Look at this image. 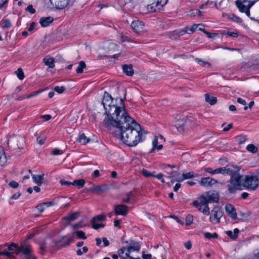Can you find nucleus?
Masks as SVG:
<instances>
[{"mask_svg":"<svg viewBox=\"0 0 259 259\" xmlns=\"http://www.w3.org/2000/svg\"><path fill=\"white\" fill-rule=\"evenodd\" d=\"M224 34H228V35L229 36H233V37H238V34L236 32H231V31H227V32H225L224 31L223 32Z\"/></svg>","mask_w":259,"mask_h":259,"instance_id":"61","label":"nucleus"},{"mask_svg":"<svg viewBox=\"0 0 259 259\" xmlns=\"http://www.w3.org/2000/svg\"><path fill=\"white\" fill-rule=\"evenodd\" d=\"M25 10L27 12H29V13H30L32 14L35 13V9H33L32 5H31L28 6L26 8Z\"/></svg>","mask_w":259,"mask_h":259,"instance_id":"56","label":"nucleus"},{"mask_svg":"<svg viewBox=\"0 0 259 259\" xmlns=\"http://www.w3.org/2000/svg\"><path fill=\"white\" fill-rule=\"evenodd\" d=\"M204 236L207 239H210L211 238H217L218 235L217 233H214L212 234H211L209 232H206L204 234Z\"/></svg>","mask_w":259,"mask_h":259,"instance_id":"46","label":"nucleus"},{"mask_svg":"<svg viewBox=\"0 0 259 259\" xmlns=\"http://www.w3.org/2000/svg\"><path fill=\"white\" fill-rule=\"evenodd\" d=\"M258 0H236L235 4L239 11L241 13H244L247 17L251 20L259 22L258 19L250 17V9L254 5V4Z\"/></svg>","mask_w":259,"mask_h":259,"instance_id":"4","label":"nucleus"},{"mask_svg":"<svg viewBox=\"0 0 259 259\" xmlns=\"http://www.w3.org/2000/svg\"><path fill=\"white\" fill-rule=\"evenodd\" d=\"M7 162V158L3 152V150L1 146H0V168L4 166Z\"/></svg>","mask_w":259,"mask_h":259,"instance_id":"26","label":"nucleus"},{"mask_svg":"<svg viewBox=\"0 0 259 259\" xmlns=\"http://www.w3.org/2000/svg\"><path fill=\"white\" fill-rule=\"evenodd\" d=\"M122 70L123 72L128 76H132L134 74V70L131 65H123Z\"/></svg>","mask_w":259,"mask_h":259,"instance_id":"21","label":"nucleus"},{"mask_svg":"<svg viewBox=\"0 0 259 259\" xmlns=\"http://www.w3.org/2000/svg\"><path fill=\"white\" fill-rule=\"evenodd\" d=\"M119 5L121 6H124L127 3L131 2V0H117Z\"/></svg>","mask_w":259,"mask_h":259,"instance_id":"63","label":"nucleus"},{"mask_svg":"<svg viewBox=\"0 0 259 259\" xmlns=\"http://www.w3.org/2000/svg\"><path fill=\"white\" fill-rule=\"evenodd\" d=\"M69 0H50L51 3L58 9H61L66 7L69 4Z\"/></svg>","mask_w":259,"mask_h":259,"instance_id":"13","label":"nucleus"},{"mask_svg":"<svg viewBox=\"0 0 259 259\" xmlns=\"http://www.w3.org/2000/svg\"><path fill=\"white\" fill-rule=\"evenodd\" d=\"M195 61L199 63V64H200L201 66H204L206 64H208L209 65V64L208 62H205L203 60H202L201 59H199V58H196L195 59Z\"/></svg>","mask_w":259,"mask_h":259,"instance_id":"58","label":"nucleus"},{"mask_svg":"<svg viewBox=\"0 0 259 259\" xmlns=\"http://www.w3.org/2000/svg\"><path fill=\"white\" fill-rule=\"evenodd\" d=\"M208 203L218 202L219 199V193L215 191H208L205 193Z\"/></svg>","mask_w":259,"mask_h":259,"instance_id":"9","label":"nucleus"},{"mask_svg":"<svg viewBox=\"0 0 259 259\" xmlns=\"http://www.w3.org/2000/svg\"><path fill=\"white\" fill-rule=\"evenodd\" d=\"M236 140L239 144H242L247 140V138L245 135H240L236 137Z\"/></svg>","mask_w":259,"mask_h":259,"instance_id":"33","label":"nucleus"},{"mask_svg":"<svg viewBox=\"0 0 259 259\" xmlns=\"http://www.w3.org/2000/svg\"><path fill=\"white\" fill-rule=\"evenodd\" d=\"M102 104L105 110L107 117L105 118L103 123L106 126V120L117 119L120 116L123 115L126 111L125 109L123 101L121 98H116L114 100L111 95L105 92L103 97Z\"/></svg>","mask_w":259,"mask_h":259,"instance_id":"2","label":"nucleus"},{"mask_svg":"<svg viewBox=\"0 0 259 259\" xmlns=\"http://www.w3.org/2000/svg\"><path fill=\"white\" fill-rule=\"evenodd\" d=\"M83 252H81V249H78L76 253L78 255H81L83 253H86L88 251V248L87 246H84L82 248Z\"/></svg>","mask_w":259,"mask_h":259,"instance_id":"51","label":"nucleus"},{"mask_svg":"<svg viewBox=\"0 0 259 259\" xmlns=\"http://www.w3.org/2000/svg\"><path fill=\"white\" fill-rule=\"evenodd\" d=\"M46 139V136L45 134L41 132L39 134V136L37 137L36 141L39 144L42 145L45 143Z\"/></svg>","mask_w":259,"mask_h":259,"instance_id":"32","label":"nucleus"},{"mask_svg":"<svg viewBox=\"0 0 259 259\" xmlns=\"http://www.w3.org/2000/svg\"><path fill=\"white\" fill-rule=\"evenodd\" d=\"M128 207L127 206L119 204L116 206L115 208V213L117 215H125L127 212Z\"/></svg>","mask_w":259,"mask_h":259,"instance_id":"14","label":"nucleus"},{"mask_svg":"<svg viewBox=\"0 0 259 259\" xmlns=\"http://www.w3.org/2000/svg\"><path fill=\"white\" fill-rule=\"evenodd\" d=\"M77 141L82 145H85L89 142L90 139L84 133H79Z\"/></svg>","mask_w":259,"mask_h":259,"instance_id":"22","label":"nucleus"},{"mask_svg":"<svg viewBox=\"0 0 259 259\" xmlns=\"http://www.w3.org/2000/svg\"><path fill=\"white\" fill-rule=\"evenodd\" d=\"M204 171H205L206 172H208V173H209V174H210L211 175H215V174H216V173H215V169H213L211 167H205V168H204Z\"/></svg>","mask_w":259,"mask_h":259,"instance_id":"57","label":"nucleus"},{"mask_svg":"<svg viewBox=\"0 0 259 259\" xmlns=\"http://www.w3.org/2000/svg\"><path fill=\"white\" fill-rule=\"evenodd\" d=\"M193 217L190 215H188L186 218V225L189 226L193 222Z\"/></svg>","mask_w":259,"mask_h":259,"instance_id":"49","label":"nucleus"},{"mask_svg":"<svg viewBox=\"0 0 259 259\" xmlns=\"http://www.w3.org/2000/svg\"><path fill=\"white\" fill-rule=\"evenodd\" d=\"M16 74L17 75L18 78L22 80L24 78V73L23 72V70L22 68H19L15 72Z\"/></svg>","mask_w":259,"mask_h":259,"instance_id":"39","label":"nucleus"},{"mask_svg":"<svg viewBox=\"0 0 259 259\" xmlns=\"http://www.w3.org/2000/svg\"><path fill=\"white\" fill-rule=\"evenodd\" d=\"M18 249L19 252H22L25 255H29L32 251L31 247L26 244H21Z\"/></svg>","mask_w":259,"mask_h":259,"instance_id":"17","label":"nucleus"},{"mask_svg":"<svg viewBox=\"0 0 259 259\" xmlns=\"http://www.w3.org/2000/svg\"><path fill=\"white\" fill-rule=\"evenodd\" d=\"M92 222V228L94 229L97 230L99 228L102 227L103 228L104 227V225L102 223H98L97 222Z\"/></svg>","mask_w":259,"mask_h":259,"instance_id":"44","label":"nucleus"},{"mask_svg":"<svg viewBox=\"0 0 259 259\" xmlns=\"http://www.w3.org/2000/svg\"><path fill=\"white\" fill-rule=\"evenodd\" d=\"M85 66V64L83 61H80L76 68V72L77 73H81Z\"/></svg>","mask_w":259,"mask_h":259,"instance_id":"35","label":"nucleus"},{"mask_svg":"<svg viewBox=\"0 0 259 259\" xmlns=\"http://www.w3.org/2000/svg\"><path fill=\"white\" fill-rule=\"evenodd\" d=\"M53 21V18L51 17H42L39 19V23L42 27L49 26Z\"/></svg>","mask_w":259,"mask_h":259,"instance_id":"18","label":"nucleus"},{"mask_svg":"<svg viewBox=\"0 0 259 259\" xmlns=\"http://www.w3.org/2000/svg\"><path fill=\"white\" fill-rule=\"evenodd\" d=\"M12 26L11 23L10 21L8 19H5L4 20V25L3 26V28H9Z\"/></svg>","mask_w":259,"mask_h":259,"instance_id":"48","label":"nucleus"},{"mask_svg":"<svg viewBox=\"0 0 259 259\" xmlns=\"http://www.w3.org/2000/svg\"><path fill=\"white\" fill-rule=\"evenodd\" d=\"M133 196V194L131 192L126 194V196L123 198L122 201L124 203H128L130 200V198Z\"/></svg>","mask_w":259,"mask_h":259,"instance_id":"54","label":"nucleus"},{"mask_svg":"<svg viewBox=\"0 0 259 259\" xmlns=\"http://www.w3.org/2000/svg\"><path fill=\"white\" fill-rule=\"evenodd\" d=\"M85 184V181L83 179L76 180L72 182V185L78 188H82Z\"/></svg>","mask_w":259,"mask_h":259,"instance_id":"31","label":"nucleus"},{"mask_svg":"<svg viewBox=\"0 0 259 259\" xmlns=\"http://www.w3.org/2000/svg\"><path fill=\"white\" fill-rule=\"evenodd\" d=\"M240 168L236 165L226 166L215 169L216 174H222L223 175H230L234 174L235 171L240 170Z\"/></svg>","mask_w":259,"mask_h":259,"instance_id":"6","label":"nucleus"},{"mask_svg":"<svg viewBox=\"0 0 259 259\" xmlns=\"http://www.w3.org/2000/svg\"><path fill=\"white\" fill-rule=\"evenodd\" d=\"M130 246V248H132L133 251H139L140 249V245L138 242H132Z\"/></svg>","mask_w":259,"mask_h":259,"instance_id":"36","label":"nucleus"},{"mask_svg":"<svg viewBox=\"0 0 259 259\" xmlns=\"http://www.w3.org/2000/svg\"><path fill=\"white\" fill-rule=\"evenodd\" d=\"M246 150L252 153H255L257 151V147L254 145L250 144L246 146Z\"/></svg>","mask_w":259,"mask_h":259,"instance_id":"34","label":"nucleus"},{"mask_svg":"<svg viewBox=\"0 0 259 259\" xmlns=\"http://www.w3.org/2000/svg\"><path fill=\"white\" fill-rule=\"evenodd\" d=\"M79 214V213L78 212H74L69 215L65 217L64 219L69 221H73L78 218Z\"/></svg>","mask_w":259,"mask_h":259,"instance_id":"29","label":"nucleus"},{"mask_svg":"<svg viewBox=\"0 0 259 259\" xmlns=\"http://www.w3.org/2000/svg\"><path fill=\"white\" fill-rule=\"evenodd\" d=\"M227 214L233 220L237 219V213L235 207L231 204H228L225 206Z\"/></svg>","mask_w":259,"mask_h":259,"instance_id":"12","label":"nucleus"},{"mask_svg":"<svg viewBox=\"0 0 259 259\" xmlns=\"http://www.w3.org/2000/svg\"><path fill=\"white\" fill-rule=\"evenodd\" d=\"M120 116L112 122L106 120V127L118 128L120 130L118 136L123 143L131 147L136 146L141 141L143 134L140 125L133 119L127 112Z\"/></svg>","mask_w":259,"mask_h":259,"instance_id":"1","label":"nucleus"},{"mask_svg":"<svg viewBox=\"0 0 259 259\" xmlns=\"http://www.w3.org/2000/svg\"><path fill=\"white\" fill-rule=\"evenodd\" d=\"M63 152L59 149H54L52 152L51 154L53 155H61L63 154Z\"/></svg>","mask_w":259,"mask_h":259,"instance_id":"52","label":"nucleus"},{"mask_svg":"<svg viewBox=\"0 0 259 259\" xmlns=\"http://www.w3.org/2000/svg\"><path fill=\"white\" fill-rule=\"evenodd\" d=\"M126 250V247H123L118 251V255L121 259H126L125 254H124Z\"/></svg>","mask_w":259,"mask_h":259,"instance_id":"38","label":"nucleus"},{"mask_svg":"<svg viewBox=\"0 0 259 259\" xmlns=\"http://www.w3.org/2000/svg\"><path fill=\"white\" fill-rule=\"evenodd\" d=\"M32 178L34 182L38 186H40L42 183L44 175L42 174L39 175H35L31 174Z\"/></svg>","mask_w":259,"mask_h":259,"instance_id":"20","label":"nucleus"},{"mask_svg":"<svg viewBox=\"0 0 259 259\" xmlns=\"http://www.w3.org/2000/svg\"><path fill=\"white\" fill-rule=\"evenodd\" d=\"M75 233L78 238L82 239H85L87 238L84 233L82 231H76L75 232Z\"/></svg>","mask_w":259,"mask_h":259,"instance_id":"45","label":"nucleus"},{"mask_svg":"<svg viewBox=\"0 0 259 259\" xmlns=\"http://www.w3.org/2000/svg\"><path fill=\"white\" fill-rule=\"evenodd\" d=\"M217 183V180L209 177L202 178L200 181V184L203 187L211 186Z\"/></svg>","mask_w":259,"mask_h":259,"instance_id":"11","label":"nucleus"},{"mask_svg":"<svg viewBox=\"0 0 259 259\" xmlns=\"http://www.w3.org/2000/svg\"><path fill=\"white\" fill-rule=\"evenodd\" d=\"M74 241V237L72 236L68 238L66 240L64 241V245H68L70 244V243Z\"/></svg>","mask_w":259,"mask_h":259,"instance_id":"59","label":"nucleus"},{"mask_svg":"<svg viewBox=\"0 0 259 259\" xmlns=\"http://www.w3.org/2000/svg\"><path fill=\"white\" fill-rule=\"evenodd\" d=\"M199 25H201V24H193L191 27H186L183 28L182 30L180 31L179 32H173L171 34L169 35V37L176 39L177 37L180 36L184 33H191L194 32L197 28L199 26Z\"/></svg>","mask_w":259,"mask_h":259,"instance_id":"7","label":"nucleus"},{"mask_svg":"<svg viewBox=\"0 0 259 259\" xmlns=\"http://www.w3.org/2000/svg\"><path fill=\"white\" fill-rule=\"evenodd\" d=\"M200 212H202L204 214L208 215L210 213L209 208L208 205H194Z\"/></svg>","mask_w":259,"mask_h":259,"instance_id":"24","label":"nucleus"},{"mask_svg":"<svg viewBox=\"0 0 259 259\" xmlns=\"http://www.w3.org/2000/svg\"><path fill=\"white\" fill-rule=\"evenodd\" d=\"M239 230L237 228H235L233 230V232L232 231L228 230L226 231V234L232 239H236L238 235Z\"/></svg>","mask_w":259,"mask_h":259,"instance_id":"25","label":"nucleus"},{"mask_svg":"<svg viewBox=\"0 0 259 259\" xmlns=\"http://www.w3.org/2000/svg\"><path fill=\"white\" fill-rule=\"evenodd\" d=\"M60 183L61 185H66V186H70L72 185V182L66 181L64 179L61 180L60 181Z\"/></svg>","mask_w":259,"mask_h":259,"instance_id":"60","label":"nucleus"},{"mask_svg":"<svg viewBox=\"0 0 259 259\" xmlns=\"http://www.w3.org/2000/svg\"><path fill=\"white\" fill-rule=\"evenodd\" d=\"M43 61L45 65L48 66L49 68H53L55 67V60L54 58L50 57H46L43 59Z\"/></svg>","mask_w":259,"mask_h":259,"instance_id":"23","label":"nucleus"},{"mask_svg":"<svg viewBox=\"0 0 259 259\" xmlns=\"http://www.w3.org/2000/svg\"><path fill=\"white\" fill-rule=\"evenodd\" d=\"M239 171H235L234 174L230 175L231 178L228 182L227 187L228 190L230 193H234L237 190L242 189V177L239 175Z\"/></svg>","mask_w":259,"mask_h":259,"instance_id":"3","label":"nucleus"},{"mask_svg":"<svg viewBox=\"0 0 259 259\" xmlns=\"http://www.w3.org/2000/svg\"><path fill=\"white\" fill-rule=\"evenodd\" d=\"M107 190L106 185L93 186L90 188V190L98 193H100L105 191Z\"/></svg>","mask_w":259,"mask_h":259,"instance_id":"19","label":"nucleus"},{"mask_svg":"<svg viewBox=\"0 0 259 259\" xmlns=\"http://www.w3.org/2000/svg\"><path fill=\"white\" fill-rule=\"evenodd\" d=\"M71 226L73 229H77L79 228H81L83 226L82 222L80 221L76 224H75L74 225H71Z\"/></svg>","mask_w":259,"mask_h":259,"instance_id":"53","label":"nucleus"},{"mask_svg":"<svg viewBox=\"0 0 259 259\" xmlns=\"http://www.w3.org/2000/svg\"><path fill=\"white\" fill-rule=\"evenodd\" d=\"M18 247V246L17 244H16L14 243H12L11 244H10L8 246L7 250L8 251H10V253L11 255L13 253L15 250L16 248H17Z\"/></svg>","mask_w":259,"mask_h":259,"instance_id":"37","label":"nucleus"},{"mask_svg":"<svg viewBox=\"0 0 259 259\" xmlns=\"http://www.w3.org/2000/svg\"><path fill=\"white\" fill-rule=\"evenodd\" d=\"M45 206L44 205V203H41L40 204H38L36 206V208L37 209L39 212L41 213L45 209Z\"/></svg>","mask_w":259,"mask_h":259,"instance_id":"55","label":"nucleus"},{"mask_svg":"<svg viewBox=\"0 0 259 259\" xmlns=\"http://www.w3.org/2000/svg\"><path fill=\"white\" fill-rule=\"evenodd\" d=\"M168 0H157L156 3H153L151 5V8L154 7H158V9H160L161 7L165 5Z\"/></svg>","mask_w":259,"mask_h":259,"instance_id":"27","label":"nucleus"},{"mask_svg":"<svg viewBox=\"0 0 259 259\" xmlns=\"http://www.w3.org/2000/svg\"><path fill=\"white\" fill-rule=\"evenodd\" d=\"M208 203L207 199L205 194L202 195L198 198L197 200L193 202V205H200L205 206L208 205Z\"/></svg>","mask_w":259,"mask_h":259,"instance_id":"16","label":"nucleus"},{"mask_svg":"<svg viewBox=\"0 0 259 259\" xmlns=\"http://www.w3.org/2000/svg\"><path fill=\"white\" fill-rule=\"evenodd\" d=\"M158 137H155L153 142H152V148L149 151V153H152L154 150L156 149V147L158 145Z\"/></svg>","mask_w":259,"mask_h":259,"instance_id":"42","label":"nucleus"},{"mask_svg":"<svg viewBox=\"0 0 259 259\" xmlns=\"http://www.w3.org/2000/svg\"><path fill=\"white\" fill-rule=\"evenodd\" d=\"M106 219V217L103 214H100L95 217L92 220V222H100L102 221H104Z\"/></svg>","mask_w":259,"mask_h":259,"instance_id":"40","label":"nucleus"},{"mask_svg":"<svg viewBox=\"0 0 259 259\" xmlns=\"http://www.w3.org/2000/svg\"><path fill=\"white\" fill-rule=\"evenodd\" d=\"M131 27L138 33L142 32L145 30L144 23L139 20L133 21L131 24Z\"/></svg>","mask_w":259,"mask_h":259,"instance_id":"10","label":"nucleus"},{"mask_svg":"<svg viewBox=\"0 0 259 259\" xmlns=\"http://www.w3.org/2000/svg\"><path fill=\"white\" fill-rule=\"evenodd\" d=\"M66 90V88L64 87L61 86H56L54 88V91L59 94L63 93Z\"/></svg>","mask_w":259,"mask_h":259,"instance_id":"47","label":"nucleus"},{"mask_svg":"<svg viewBox=\"0 0 259 259\" xmlns=\"http://www.w3.org/2000/svg\"><path fill=\"white\" fill-rule=\"evenodd\" d=\"M200 14V12L198 9L192 10L189 11V15L191 16H195L196 15H199Z\"/></svg>","mask_w":259,"mask_h":259,"instance_id":"50","label":"nucleus"},{"mask_svg":"<svg viewBox=\"0 0 259 259\" xmlns=\"http://www.w3.org/2000/svg\"><path fill=\"white\" fill-rule=\"evenodd\" d=\"M152 255L151 254H145L144 252H142V258L143 259H151Z\"/></svg>","mask_w":259,"mask_h":259,"instance_id":"64","label":"nucleus"},{"mask_svg":"<svg viewBox=\"0 0 259 259\" xmlns=\"http://www.w3.org/2000/svg\"><path fill=\"white\" fill-rule=\"evenodd\" d=\"M167 178L172 179L171 183L173 184L175 182H180L179 180L182 179V176L178 171H172L169 174Z\"/></svg>","mask_w":259,"mask_h":259,"instance_id":"15","label":"nucleus"},{"mask_svg":"<svg viewBox=\"0 0 259 259\" xmlns=\"http://www.w3.org/2000/svg\"><path fill=\"white\" fill-rule=\"evenodd\" d=\"M240 214L242 217L241 220L243 221L247 220L250 215V212L249 211H247L246 212H241Z\"/></svg>","mask_w":259,"mask_h":259,"instance_id":"41","label":"nucleus"},{"mask_svg":"<svg viewBox=\"0 0 259 259\" xmlns=\"http://www.w3.org/2000/svg\"><path fill=\"white\" fill-rule=\"evenodd\" d=\"M223 216V212L219 207H214L211 211L209 221L213 224H216L220 222V219Z\"/></svg>","mask_w":259,"mask_h":259,"instance_id":"8","label":"nucleus"},{"mask_svg":"<svg viewBox=\"0 0 259 259\" xmlns=\"http://www.w3.org/2000/svg\"><path fill=\"white\" fill-rule=\"evenodd\" d=\"M243 186L248 190L253 191L258 186V180L255 176H246Z\"/></svg>","mask_w":259,"mask_h":259,"instance_id":"5","label":"nucleus"},{"mask_svg":"<svg viewBox=\"0 0 259 259\" xmlns=\"http://www.w3.org/2000/svg\"><path fill=\"white\" fill-rule=\"evenodd\" d=\"M10 187L13 188H16L18 187L19 184L17 182L14 181L10 182L9 184Z\"/></svg>","mask_w":259,"mask_h":259,"instance_id":"62","label":"nucleus"},{"mask_svg":"<svg viewBox=\"0 0 259 259\" xmlns=\"http://www.w3.org/2000/svg\"><path fill=\"white\" fill-rule=\"evenodd\" d=\"M155 172H150L148 170L143 169L142 170V174L143 175L146 177H155V175H154Z\"/></svg>","mask_w":259,"mask_h":259,"instance_id":"43","label":"nucleus"},{"mask_svg":"<svg viewBox=\"0 0 259 259\" xmlns=\"http://www.w3.org/2000/svg\"><path fill=\"white\" fill-rule=\"evenodd\" d=\"M205 99L206 102L209 103L211 105L215 104L217 101L216 97L210 96L207 94L205 95Z\"/></svg>","mask_w":259,"mask_h":259,"instance_id":"28","label":"nucleus"},{"mask_svg":"<svg viewBox=\"0 0 259 259\" xmlns=\"http://www.w3.org/2000/svg\"><path fill=\"white\" fill-rule=\"evenodd\" d=\"M193 177H194V173H193V172H192V171H191V172H183L182 175V179L181 180H179V181L180 182H183L185 180L191 179V178H192Z\"/></svg>","mask_w":259,"mask_h":259,"instance_id":"30","label":"nucleus"}]
</instances>
